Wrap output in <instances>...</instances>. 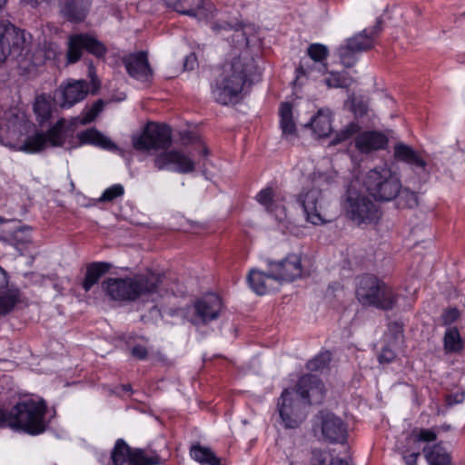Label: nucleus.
Instances as JSON below:
<instances>
[{"instance_id":"33","label":"nucleus","mask_w":465,"mask_h":465,"mask_svg":"<svg viewBox=\"0 0 465 465\" xmlns=\"http://www.w3.org/2000/svg\"><path fill=\"white\" fill-rule=\"evenodd\" d=\"M17 289L0 288V316L9 313L19 301Z\"/></svg>"},{"instance_id":"30","label":"nucleus","mask_w":465,"mask_h":465,"mask_svg":"<svg viewBox=\"0 0 465 465\" xmlns=\"http://www.w3.org/2000/svg\"><path fill=\"white\" fill-rule=\"evenodd\" d=\"M423 452L429 465H450V454L440 444L426 447Z\"/></svg>"},{"instance_id":"11","label":"nucleus","mask_w":465,"mask_h":465,"mask_svg":"<svg viewBox=\"0 0 465 465\" xmlns=\"http://www.w3.org/2000/svg\"><path fill=\"white\" fill-rule=\"evenodd\" d=\"M84 50L98 58L103 57L107 51L105 45L95 36L85 33L74 34L67 39L66 64L78 62Z\"/></svg>"},{"instance_id":"21","label":"nucleus","mask_w":465,"mask_h":465,"mask_svg":"<svg viewBox=\"0 0 465 465\" xmlns=\"http://www.w3.org/2000/svg\"><path fill=\"white\" fill-rule=\"evenodd\" d=\"M322 192L317 188H312L300 194L298 202L300 203L305 213L307 222L320 225L325 223L321 213Z\"/></svg>"},{"instance_id":"14","label":"nucleus","mask_w":465,"mask_h":465,"mask_svg":"<svg viewBox=\"0 0 465 465\" xmlns=\"http://www.w3.org/2000/svg\"><path fill=\"white\" fill-rule=\"evenodd\" d=\"M223 309V302L215 293H207L193 304V314L191 322L193 324H206L216 320Z\"/></svg>"},{"instance_id":"48","label":"nucleus","mask_w":465,"mask_h":465,"mask_svg":"<svg viewBox=\"0 0 465 465\" xmlns=\"http://www.w3.org/2000/svg\"><path fill=\"white\" fill-rule=\"evenodd\" d=\"M59 52L57 50V46L54 44L50 43L48 45L47 50L45 52V58L46 60H55Z\"/></svg>"},{"instance_id":"41","label":"nucleus","mask_w":465,"mask_h":465,"mask_svg":"<svg viewBox=\"0 0 465 465\" xmlns=\"http://www.w3.org/2000/svg\"><path fill=\"white\" fill-rule=\"evenodd\" d=\"M124 194V188L120 183H115L106 188L101 196L98 198V202L107 203L113 202L114 200L122 197Z\"/></svg>"},{"instance_id":"31","label":"nucleus","mask_w":465,"mask_h":465,"mask_svg":"<svg viewBox=\"0 0 465 465\" xmlns=\"http://www.w3.org/2000/svg\"><path fill=\"white\" fill-rule=\"evenodd\" d=\"M307 54L314 62L315 69L322 74H325L327 71L325 61L329 54L327 46L322 44H312L307 49Z\"/></svg>"},{"instance_id":"20","label":"nucleus","mask_w":465,"mask_h":465,"mask_svg":"<svg viewBox=\"0 0 465 465\" xmlns=\"http://www.w3.org/2000/svg\"><path fill=\"white\" fill-rule=\"evenodd\" d=\"M278 411L280 417L286 428H296L304 420L305 415L300 411L299 406L292 397L289 389L283 390L278 400Z\"/></svg>"},{"instance_id":"49","label":"nucleus","mask_w":465,"mask_h":465,"mask_svg":"<svg viewBox=\"0 0 465 465\" xmlns=\"http://www.w3.org/2000/svg\"><path fill=\"white\" fill-rule=\"evenodd\" d=\"M419 456V452H413L411 454H403L402 458L406 465H417V460Z\"/></svg>"},{"instance_id":"54","label":"nucleus","mask_w":465,"mask_h":465,"mask_svg":"<svg viewBox=\"0 0 465 465\" xmlns=\"http://www.w3.org/2000/svg\"><path fill=\"white\" fill-rule=\"evenodd\" d=\"M201 154L204 157L208 156L209 155V150L208 148L205 146V144L202 143V150H201Z\"/></svg>"},{"instance_id":"58","label":"nucleus","mask_w":465,"mask_h":465,"mask_svg":"<svg viewBox=\"0 0 465 465\" xmlns=\"http://www.w3.org/2000/svg\"><path fill=\"white\" fill-rule=\"evenodd\" d=\"M0 272L5 274V271L0 266Z\"/></svg>"},{"instance_id":"57","label":"nucleus","mask_w":465,"mask_h":465,"mask_svg":"<svg viewBox=\"0 0 465 465\" xmlns=\"http://www.w3.org/2000/svg\"><path fill=\"white\" fill-rule=\"evenodd\" d=\"M7 0H0V13L3 11L4 5L6 4Z\"/></svg>"},{"instance_id":"13","label":"nucleus","mask_w":465,"mask_h":465,"mask_svg":"<svg viewBox=\"0 0 465 465\" xmlns=\"http://www.w3.org/2000/svg\"><path fill=\"white\" fill-rule=\"evenodd\" d=\"M157 170H169L179 173H189L194 171L195 162L191 156L177 150L164 152L154 159Z\"/></svg>"},{"instance_id":"29","label":"nucleus","mask_w":465,"mask_h":465,"mask_svg":"<svg viewBox=\"0 0 465 465\" xmlns=\"http://www.w3.org/2000/svg\"><path fill=\"white\" fill-rule=\"evenodd\" d=\"M110 265L105 262H93L87 269L84 280L83 282V288L85 292H88L95 285L100 278L107 272Z\"/></svg>"},{"instance_id":"50","label":"nucleus","mask_w":465,"mask_h":465,"mask_svg":"<svg viewBox=\"0 0 465 465\" xmlns=\"http://www.w3.org/2000/svg\"><path fill=\"white\" fill-rule=\"evenodd\" d=\"M312 70L313 68L305 67L304 63L302 62L300 66L297 68V77H299L300 75L311 74Z\"/></svg>"},{"instance_id":"51","label":"nucleus","mask_w":465,"mask_h":465,"mask_svg":"<svg viewBox=\"0 0 465 465\" xmlns=\"http://www.w3.org/2000/svg\"><path fill=\"white\" fill-rule=\"evenodd\" d=\"M196 62V57L194 54H190L188 55L186 58H185V61H184V67L186 69H193V66H194V64Z\"/></svg>"},{"instance_id":"43","label":"nucleus","mask_w":465,"mask_h":465,"mask_svg":"<svg viewBox=\"0 0 465 465\" xmlns=\"http://www.w3.org/2000/svg\"><path fill=\"white\" fill-rule=\"evenodd\" d=\"M400 201H404L402 203L403 206L408 208H413L418 205V196L414 192H411L410 190H402L400 193ZM401 204V203H400Z\"/></svg>"},{"instance_id":"3","label":"nucleus","mask_w":465,"mask_h":465,"mask_svg":"<svg viewBox=\"0 0 465 465\" xmlns=\"http://www.w3.org/2000/svg\"><path fill=\"white\" fill-rule=\"evenodd\" d=\"M163 277L160 272L145 268L130 277L108 278L103 282L102 287L111 300L131 302L158 293Z\"/></svg>"},{"instance_id":"44","label":"nucleus","mask_w":465,"mask_h":465,"mask_svg":"<svg viewBox=\"0 0 465 465\" xmlns=\"http://www.w3.org/2000/svg\"><path fill=\"white\" fill-rule=\"evenodd\" d=\"M395 357V351L391 348L385 346L379 354L378 360L381 364H384L391 362Z\"/></svg>"},{"instance_id":"47","label":"nucleus","mask_w":465,"mask_h":465,"mask_svg":"<svg viewBox=\"0 0 465 465\" xmlns=\"http://www.w3.org/2000/svg\"><path fill=\"white\" fill-rule=\"evenodd\" d=\"M131 352L134 358L139 360H144L148 354L146 348L142 345L133 347Z\"/></svg>"},{"instance_id":"19","label":"nucleus","mask_w":465,"mask_h":465,"mask_svg":"<svg viewBox=\"0 0 465 465\" xmlns=\"http://www.w3.org/2000/svg\"><path fill=\"white\" fill-rule=\"evenodd\" d=\"M60 106L69 109L83 101L89 93V84L85 80H68L60 85Z\"/></svg>"},{"instance_id":"42","label":"nucleus","mask_w":465,"mask_h":465,"mask_svg":"<svg viewBox=\"0 0 465 465\" xmlns=\"http://www.w3.org/2000/svg\"><path fill=\"white\" fill-rule=\"evenodd\" d=\"M415 441L431 442L437 439V433L433 429H419L412 431Z\"/></svg>"},{"instance_id":"8","label":"nucleus","mask_w":465,"mask_h":465,"mask_svg":"<svg viewBox=\"0 0 465 465\" xmlns=\"http://www.w3.org/2000/svg\"><path fill=\"white\" fill-rule=\"evenodd\" d=\"M381 31V25L378 21L375 25L365 28L361 33L348 38L344 45L338 49L341 64L346 67H351L358 60V56L373 47L376 37Z\"/></svg>"},{"instance_id":"7","label":"nucleus","mask_w":465,"mask_h":465,"mask_svg":"<svg viewBox=\"0 0 465 465\" xmlns=\"http://www.w3.org/2000/svg\"><path fill=\"white\" fill-rule=\"evenodd\" d=\"M346 216L358 225L374 223L381 218V212L368 196L353 189L351 183L342 203Z\"/></svg>"},{"instance_id":"2","label":"nucleus","mask_w":465,"mask_h":465,"mask_svg":"<svg viewBox=\"0 0 465 465\" xmlns=\"http://www.w3.org/2000/svg\"><path fill=\"white\" fill-rule=\"evenodd\" d=\"M0 143L15 151L27 153H39L47 146L71 150L92 144L117 153L119 147L98 130L90 128L74 136L65 129V120H58L46 133L35 129L26 114L17 107L8 109L0 119Z\"/></svg>"},{"instance_id":"35","label":"nucleus","mask_w":465,"mask_h":465,"mask_svg":"<svg viewBox=\"0 0 465 465\" xmlns=\"http://www.w3.org/2000/svg\"><path fill=\"white\" fill-rule=\"evenodd\" d=\"M312 465H349V462L341 458L331 459L330 454L322 450H313L311 457Z\"/></svg>"},{"instance_id":"25","label":"nucleus","mask_w":465,"mask_h":465,"mask_svg":"<svg viewBox=\"0 0 465 465\" xmlns=\"http://www.w3.org/2000/svg\"><path fill=\"white\" fill-rule=\"evenodd\" d=\"M1 25L5 26V35L8 45L11 46V52L21 54L29 44L30 35L16 28L9 22L2 23Z\"/></svg>"},{"instance_id":"10","label":"nucleus","mask_w":465,"mask_h":465,"mask_svg":"<svg viewBox=\"0 0 465 465\" xmlns=\"http://www.w3.org/2000/svg\"><path fill=\"white\" fill-rule=\"evenodd\" d=\"M267 266L277 282H293L310 274L308 261L301 253H289L280 261L267 260Z\"/></svg>"},{"instance_id":"23","label":"nucleus","mask_w":465,"mask_h":465,"mask_svg":"<svg viewBox=\"0 0 465 465\" xmlns=\"http://www.w3.org/2000/svg\"><path fill=\"white\" fill-rule=\"evenodd\" d=\"M387 144V136L378 131H365L355 138V147L361 153H370L384 149Z\"/></svg>"},{"instance_id":"34","label":"nucleus","mask_w":465,"mask_h":465,"mask_svg":"<svg viewBox=\"0 0 465 465\" xmlns=\"http://www.w3.org/2000/svg\"><path fill=\"white\" fill-rule=\"evenodd\" d=\"M443 341L447 352H459L463 348L461 337L455 327H450L446 330Z\"/></svg>"},{"instance_id":"5","label":"nucleus","mask_w":465,"mask_h":465,"mask_svg":"<svg viewBox=\"0 0 465 465\" xmlns=\"http://www.w3.org/2000/svg\"><path fill=\"white\" fill-rule=\"evenodd\" d=\"M362 184L371 197L381 202L395 199L402 187L399 174L386 163L369 170L362 178Z\"/></svg>"},{"instance_id":"40","label":"nucleus","mask_w":465,"mask_h":465,"mask_svg":"<svg viewBox=\"0 0 465 465\" xmlns=\"http://www.w3.org/2000/svg\"><path fill=\"white\" fill-rule=\"evenodd\" d=\"M351 79L347 75V73H331L329 77L325 79V84L329 87L333 88H346L351 84Z\"/></svg>"},{"instance_id":"38","label":"nucleus","mask_w":465,"mask_h":465,"mask_svg":"<svg viewBox=\"0 0 465 465\" xmlns=\"http://www.w3.org/2000/svg\"><path fill=\"white\" fill-rule=\"evenodd\" d=\"M103 108V101L98 100L95 103H94L91 107L84 110L82 114L75 118V122L81 124H87L96 118V116L102 112Z\"/></svg>"},{"instance_id":"46","label":"nucleus","mask_w":465,"mask_h":465,"mask_svg":"<svg viewBox=\"0 0 465 465\" xmlns=\"http://www.w3.org/2000/svg\"><path fill=\"white\" fill-rule=\"evenodd\" d=\"M351 108H352L353 114L356 116H362L368 111L367 104L361 101V102L352 101Z\"/></svg>"},{"instance_id":"18","label":"nucleus","mask_w":465,"mask_h":465,"mask_svg":"<svg viewBox=\"0 0 465 465\" xmlns=\"http://www.w3.org/2000/svg\"><path fill=\"white\" fill-rule=\"evenodd\" d=\"M256 201L278 223H283L287 218L283 197L274 192L272 187L262 189L255 196Z\"/></svg>"},{"instance_id":"39","label":"nucleus","mask_w":465,"mask_h":465,"mask_svg":"<svg viewBox=\"0 0 465 465\" xmlns=\"http://www.w3.org/2000/svg\"><path fill=\"white\" fill-rule=\"evenodd\" d=\"M331 360V354L329 351H322L307 362L306 368L311 371H320L327 368Z\"/></svg>"},{"instance_id":"28","label":"nucleus","mask_w":465,"mask_h":465,"mask_svg":"<svg viewBox=\"0 0 465 465\" xmlns=\"http://www.w3.org/2000/svg\"><path fill=\"white\" fill-rule=\"evenodd\" d=\"M247 281L250 288L258 295H264L269 292L272 287L270 282L275 281L272 275V270L269 268L268 273L262 271L252 269L249 272Z\"/></svg>"},{"instance_id":"4","label":"nucleus","mask_w":465,"mask_h":465,"mask_svg":"<svg viewBox=\"0 0 465 465\" xmlns=\"http://www.w3.org/2000/svg\"><path fill=\"white\" fill-rule=\"evenodd\" d=\"M49 411L43 399L30 398L20 402L6 412L0 408V428L10 427L31 435L43 433L50 420Z\"/></svg>"},{"instance_id":"24","label":"nucleus","mask_w":465,"mask_h":465,"mask_svg":"<svg viewBox=\"0 0 465 465\" xmlns=\"http://www.w3.org/2000/svg\"><path fill=\"white\" fill-rule=\"evenodd\" d=\"M280 128L282 138L293 143L298 139V131L292 116V107L290 103H282L279 109Z\"/></svg>"},{"instance_id":"6","label":"nucleus","mask_w":465,"mask_h":465,"mask_svg":"<svg viewBox=\"0 0 465 465\" xmlns=\"http://www.w3.org/2000/svg\"><path fill=\"white\" fill-rule=\"evenodd\" d=\"M356 297L362 305L385 311L391 310L397 302V295L392 288L371 274L359 278Z\"/></svg>"},{"instance_id":"26","label":"nucleus","mask_w":465,"mask_h":465,"mask_svg":"<svg viewBox=\"0 0 465 465\" xmlns=\"http://www.w3.org/2000/svg\"><path fill=\"white\" fill-rule=\"evenodd\" d=\"M54 107L55 101L51 94H41L36 95L33 110L40 125L50 122Z\"/></svg>"},{"instance_id":"59","label":"nucleus","mask_w":465,"mask_h":465,"mask_svg":"<svg viewBox=\"0 0 465 465\" xmlns=\"http://www.w3.org/2000/svg\"><path fill=\"white\" fill-rule=\"evenodd\" d=\"M4 223V219L0 217V224Z\"/></svg>"},{"instance_id":"16","label":"nucleus","mask_w":465,"mask_h":465,"mask_svg":"<svg viewBox=\"0 0 465 465\" xmlns=\"http://www.w3.org/2000/svg\"><path fill=\"white\" fill-rule=\"evenodd\" d=\"M110 460L113 465H153L154 462L147 458L142 450H132L126 442L119 439L111 452Z\"/></svg>"},{"instance_id":"37","label":"nucleus","mask_w":465,"mask_h":465,"mask_svg":"<svg viewBox=\"0 0 465 465\" xmlns=\"http://www.w3.org/2000/svg\"><path fill=\"white\" fill-rule=\"evenodd\" d=\"M361 130L359 124L351 122L337 132L330 142L331 145H336L351 139Z\"/></svg>"},{"instance_id":"45","label":"nucleus","mask_w":465,"mask_h":465,"mask_svg":"<svg viewBox=\"0 0 465 465\" xmlns=\"http://www.w3.org/2000/svg\"><path fill=\"white\" fill-rule=\"evenodd\" d=\"M460 312L456 308L447 310L441 316L442 322L445 325H450L458 320Z\"/></svg>"},{"instance_id":"53","label":"nucleus","mask_w":465,"mask_h":465,"mask_svg":"<svg viewBox=\"0 0 465 465\" xmlns=\"http://www.w3.org/2000/svg\"><path fill=\"white\" fill-rule=\"evenodd\" d=\"M462 401H463L462 395H456L454 398V401L451 400V396H448V398H447V403L449 405H452L453 403H459V402H461Z\"/></svg>"},{"instance_id":"56","label":"nucleus","mask_w":465,"mask_h":465,"mask_svg":"<svg viewBox=\"0 0 465 465\" xmlns=\"http://www.w3.org/2000/svg\"><path fill=\"white\" fill-rule=\"evenodd\" d=\"M393 326L395 327L396 331L401 334L402 332V326L399 323H394Z\"/></svg>"},{"instance_id":"55","label":"nucleus","mask_w":465,"mask_h":465,"mask_svg":"<svg viewBox=\"0 0 465 465\" xmlns=\"http://www.w3.org/2000/svg\"><path fill=\"white\" fill-rule=\"evenodd\" d=\"M121 389L124 392H131L132 391V388H131V385L130 384H124V385H122L121 386Z\"/></svg>"},{"instance_id":"32","label":"nucleus","mask_w":465,"mask_h":465,"mask_svg":"<svg viewBox=\"0 0 465 465\" xmlns=\"http://www.w3.org/2000/svg\"><path fill=\"white\" fill-rule=\"evenodd\" d=\"M190 455L202 465H221V460L210 448L199 444L192 446Z\"/></svg>"},{"instance_id":"12","label":"nucleus","mask_w":465,"mask_h":465,"mask_svg":"<svg viewBox=\"0 0 465 465\" xmlns=\"http://www.w3.org/2000/svg\"><path fill=\"white\" fill-rule=\"evenodd\" d=\"M315 428H319L322 438L331 443H343L347 429L341 418L327 411H321L315 417Z\"/></svg>"},{"instance_id":"36","label":"nucleus","mask_w":465,"mask_h":465,"mask_svg":"<svg viewBox=\"0 0 465 465\" xmlns=\"http://www.w3.org/2000/svg\"><path fill=\"white\" fill-rule=\"evenodd\" d=\"M361 130L359 124L351 122L337 132L330 142L331 145H336L351 139Z\"/></svg>"},{"instance_id":"22","label":"nucleus","mask_w":465,"mask_h":465,"mask_svg":"<svg viewBox=\"0 0 465 465\" xmlns=\"http://www.w3.org/2000/svg\"><path fill=\"white\" fill-rule=\"evenodd\" d=\"M394 158L410 165L418 174H427V162L412 147L398 143L394 145Z\"/></svg>"},{"instance_id":"27","label":"nucleus","mask_w":465,"mask_h":465,"mask_svg":"<svg viewBox=\"0 0 465 465\" xmlns=\"http://www.w3.org/2000/svg\"><path fill=\"white\" fill-rule=\"evenodd\" d=\"M332 115L327 108L318 111L307 125H311L312 132L318 138H324L330 135L332 131Z\"/></svg>"},{"instance_id":"9","label":"nucleus","mask_w":465,"mask_h":465,"mask_svg":"<svg viewBox=\"0 0 465 465\" xmlns=\"http://www.w3.org/2000/svg\"><path fill=\"white\" fill-rule=\"evenodd\" d=\"M135 150L152 153L167 149L172 143V131L168 125L149 123L140 134L132 138Z\"/></svg>"},{"instance_id":"17","label":"nucleus","mask_w":465,"mask_h":465,"mask_svg":"<svg viewBox=\"0 0 465 465\" xmlns=\"http://www.w3.org/2000/svg\"><path fill=\"white\" fill-rule=\"evenodd\" d=\"M296 392L305 403L319 404L324 399L325 389L317 376L305 374L299 379Z\"/></svg>"},{"instance_id":"1","label":"nucleus","mask_w":465,"mask_h":465,"mask_svg":"<svg viewBox=\"0 0 465 465\" xmlns=\"http://www.w3.org/2000/svg\"><path fill=\"white\" fill-rule=\"evenodd\" d=\"M174 11L196 18L210 25L215 34L232 32L233 49L232 58L222 67V73L213 86L212 93L216 102L229 104L240 100L245 89L259 80L261 69L258 56L249 48L256 41L257 27L253 24L228 21L211 0H162Z\"/></svg>"},{"instance_id":"52","label":"nucleus","mask_w":465,"mask_h":465,"mask_svg":"<svg viewBox=\"0 0 465 465\" xmlns=\"http://www.w3.org/2000/svg\"><path fill=\"white\" fill-rule=\"evenodd\" d=\"M88 75L91 79V82L94 84L96 83V74H95V69L92 63L88 65Z\"/></svg>"},{"instance_id":"15","label":"nucleus","mask_w":465,"mask_h":465,"mask_svg":"<svg viewBox=\"0 0 465 465\" xmlns=\"http://www.w3.org/2000/svg\"><path fill=\"white\" fill-rule=\"evenodd\" d=\"M127 74L134 80L147 84L153 81V74L145 52H136L125 55L123 59Z\"/></svg>"}]
</instances>
